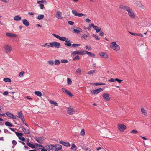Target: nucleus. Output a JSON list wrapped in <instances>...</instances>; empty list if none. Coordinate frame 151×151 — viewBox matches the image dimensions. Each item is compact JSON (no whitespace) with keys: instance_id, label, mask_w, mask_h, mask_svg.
<instances>
[{"instance_id":"nucleus-12","label":"nucleus","mask_w":151,"mask_h":151,"mask_svg":"<svg viewBox=\"0 0 151 151\" xmlns=\"http://www.w3.org/2000/svg\"><path fill=\"white\" fill-rule=\"evenodd\" d=\"M17 114L19 118H20L23 122H24L25 119L24 118V116L22 112L21 111H19L18 113Z\"/></svg>"},{"instance_id":"nucleus-23","label":"nucleus","mask_w":151,"mask_h":151,"mask_svg":"<svg viewBox=\"0 0 151 151\" xmlns=\"http://www.w3.org/2000/svg\"><path fill=\"white\" fill-rule=\"evenodd\" d=\"M136 4L140 8L143 9L144 7L142 5V4L139 1H136Z\"/></svg>"},{"instance_id":"nucleus-45","label":"nucleus","mask_w":151,"mask_h":151,"mask_svg":"<svg viewBox=\"0 0 151 151\" xmlns=\"http://www.w3.org/2000/svg\"><path fill=\"white\" fill-rule=\"evenodd\" d=\"M92 36L93 37H95V38L97 40H100V38L98 37V36L94 34H93L92 35Z\"/></svg>"},{"instance_id":"nucleus-9","label":"nucleus","mask_w":151,"mask_h":151,"mask_svg":"<svg viewBox=\"0 0 151 151\" xmlns=\"http://www.w3.org/2000/svg\"><path fill=\"white\" fill-rule=\"evenodd\" d=\"M118 128L120 131L123 132L126 128V127L124 125L119 124L118 125Z\"/></svg>"},{"instance_id":"nucleus-18","label":"nucleus","mask_w":151,"mask_h":151,"mask_svg":"<svg viewBox=\"0 0 151 151\" xmlns=\"http://www.w3.org/2000/svg\"><path fill=\"white\" fill-rule=\"evenodd\" d=\"M23 24L27 27H28L29 25V22L27 20L24 19L22 21Z\"/></svg>"},{"instance_id":"nucleus-22","label":"nucleus","mask_w":151,"mask_h":151,"mask_svg":"<svg viewBox=\"0 0 151 151\" xmlns=\"http://www.w3.org/2000/svg\"><path fill=\"white\" fill-rule=\"evenodd\" d=\"M15 21H20L21 19V18L19 15H16L14 18Z\"/></svg>"},{"instance_id":"nucleus-64","label":"nucleus","mask_w":151,"mask_h":151,"mask_svg":"<svg viewBox=\"0 0 151 151\" xmlns=\"http://www.w3.org/2000/svg\"><path fill=\"white\" fill-rule=\"evenodd\" d=\"M47 44H48L47 43H46L44 45H42V46L43 47H45L46 46H47L48 47H50V45H48Z\"/></svg>"},{"instance_id":"nucleus-29","label":"nucleus","mask_w":151,"mask_h":151,"mask_svg":"<svg viewBox=\"0 0 151 151\" xmlns=\"http://www.w3.org/2000/svg\"><path fill=\"white\" fill-rule=\"evenodd\" d=\"M49 102L51 104H53L55 106H58V103L57 102H55L53 101H52V100L50 101H49Z\"/></svg>"},{"instance_id":"nucleus-1","label":"nucleus","mask_w":151,"mask_h":151,"mask_svg":"<svg viewBox=\"0 0 151 151\" xmlns=\"http://www.w3.org/2000/svg\"><path fill=\"white\" fill-rule=\"evenodd\" d=\"M110 47L116 51H118L120 49V46L114 41L112 42L111 43Z\"/></svg>"},{"instance_id":"nucleus-40","label":"nucleus","mask_w":151,"mask_h":151,"mask_svg":"<svg viewBox=\"0 0 151 151\" xmlns=\"http://www.w3.org/2000/svg\"><path fill=\"white\" fill-rule=\"evenodd\" d=\"M36 141L40 144H42V140L39 138H37L36 139Z\"/></svg>"},{"instance_id":"nucleus-59","label":"nucleus","mask_w":151,"mask_h":151,"mask_svg":"<svg viewBox=\"0 0 151 151\" xmlns=\"http://www.w3.org/2000/svg\"><path fill=\"white\" fill-rule=\"evenodd\" d=\"M86 21L88 23H90L91 21V20L88 18H87L86 19Z\"/></svg>"},{"instance_id":"nucleus-63","label":"nucleus","mask_w":151,"mask_h":151,"mask_svg":"<svg viewBox=\"0 0 151 151\" xmlns=\"http://www.w3.org/2000/svg\"><path fill=\"white\" fill-rule=\"evenodd\" d=\"M12 143L13 144V145H14V146L17 143V142L14 140H13L12 141Z\"/></svg>"},{"instance_id":"nucleus-38","label":"nucleus","mask_w":151,"mask_h":151,"mask_svg":"<svg viewBox=\"0 0 151 151\" xmlns=\"http://www.w3.org/2000/svg\"><path fill=\"white\" fill-rule=\"evenodd\" d=\"M80 44H73L72 45V47L73 48H76L77 47L80 46Z\"/></svg>"},{"instance_id":"nucleus-10","label":"nucleus","mask_w":151,"mask_h":151,"mask_svg":"<svg viewBox=\"0 0 151 151\" xmlns=\"http://www.w3.org/2000/svg\"><path fill=\"white\" fill-rule=\"evenodd\" d=\"M119 8L121 9H123L125 11H127V12L130 8V7L124 5H120L119 6Z\"/></svg>"},{"instance_id":"nucleus-25","label":"nucleus","mask_w":151,"mask_h":151,"mask_svg":"<svg viewBox=\"0 0 151 151\" xmlns=\"http://www.w3.org/2000/svg\"><path fill=\"white\" fill-rule=\"evenodd\" d=\"M93 29L95 30H96L97 33L99 32L101 30V29L100 28H99L98 26H94Z\"/></svg>"},{"instance_id":"nucleus-46","label":"nucleus","mask_w":151,"mask_h":151,"mask_svg":"<svg viewBox=\"0 0 151 151\" xmlns=\"http://www.w3.org/2000/svg\"><path fill=\"white\" fill-rule=\"evenodd\" d=\"M85 132L84 129H82L80 132V134L81 135L83 136L85 135Z\"/></svg>"},{"instance_id":"nucleus-4","label":"nucleus","mask_w":151,"mask_h":151,"mask_svg":"<svg viewBox=\"0 0 151 151\" xmlns=\"http://www.w3.org/2000/svg\"><path fill=\"white\" fill-rule=\"evenodd\" d=\"M37 3L39 4V6L41 9H43L44 6V5L42 3L46 4L47 2L45 0H41V1L38 0Z\"/></svg>"},{"instance_id":"nucleus-42","label":"nucleus","mask_w":151,"mask_h":151,"mask_svg":"<svg viewBox=\"0 0 151 151\" xmlns=\"http://www.w3.org/2000/svg\"><path fill=\"white\" fill-rule=\"evenodd\" d=\"M48 63L50 65H52L54 64L53 60H51L48 61Z\"/></svg>"},{"instance_id":"nucleus-31","label":"nucleus","mask_w":151,"mask_h":151,"mask_svg":"<svg viewBox=\"0 0 151 151\" xmlns=\"http://www.w3.org/2000/svg\"><path fill=\"white\" fill-rule=\"evenodd\" d=\"M3 81L6 82H11V80L10 78H5L3 79Z\"/></svg>"},{"instance_id":"nucleus-49","label":"nucleus","mask_w":151,"mask_h":151,"mask_svg":"<svg viewBox=\"0 0 151 151\" xmlns=\"http://www.w3.org/2000/svg\"><path fill=\"white\" fill-rule=\"evenodd\" d=\"M24 72L23 71L20 72L19 73V76L21 77H23Z\"/></svg>"},{"instance_id":"nucleus-56","label":"nucleus","mask_w":151,"mask_h":151,"mask_svg":"<svg viewBox=\"0 0 151 151\" xmlns=\"http://www.w3.org/2000/svg\"><path fill=\"white\" fill-rule=\"evenodd\" d=\"M68 23L70 25H73L74 23L73 21H69L68 22Z\"/></svg>"},{"instance_id":"nucleus-39","label":"nucleus","mask_w":151,"mask_h":151,"mask_svg":"<svg viewBox=\"0 0 151 151\" xmlns=\"http://www.w3.org/2000/svg\"><path fill=\"white\" fill-rule=\"evenodd\" d=\"M66 93L69 95L71 97H72L73 96V94L70 91L68 90L67 91Z\"/></svg>"},{"instance_id":"nucleus-48","label":"nucleus","mask_w":151,"mask_h":151,"mask_svg":"<svg viewBox=\"0 0 151 151\" xmlns=\"http://www.w3.org/2000/svg\"><path fill=\"white\" fill-rule=\"evenodd\" d=\"M60 62L62 63H67L68 62V60L65 59H63L61 60Z\"/></svg>"},{"instance_id":"nucleus-16","label":"nucleus","mask_w":151,"mask_h":151,"mask_svg":"<svg viewBox=\"0 0 151 151\" xmlns=\"http://www.w3.org/2000/svg\"><path fill=\"white\" fill-rule=\"evenodd\" d=\"M62 148V146L59 145H56L55 147V150L58 151L61 150Z\"/></svg>"},{"instance_id":"nucleus-14","label":"nucleus","mask_w":151,"mask_h":151,"mask_svg":"<svg viewBox=\"0 0 151 151\" xmlns=\"http://www.w3.org/2000/svg\"><path fill=\"white\" fill-rule=\"evenodd\" d=\"M6 35L7 37H17V35L16 34L13 33L7 32L6 33Z\"/></svg>"},{"instance_id":"nucleus-61","label":"nucleus","mask_w":151,"mask_h":151,"mask_svg":"<svg viewBox=\"0 0 151 151\" xmlns=\"http://www.w3.org/2000/svg\"><path fill=\"white\" fill-rule=\"evenodd\" d=\"M62 91L65 93H66V92L68 91L65 88H62Z\"/></svg>"},{"instance_id":"nucleus-17","label":"nucleus","mask_w":151,"mask_h":151,"mask_svg":"<svg viewBox=\"0 0 151 151\" xmlns=\"http://www.w3.org/2000/svg\"><path fill=\"white\" fill-rule=\"evenodd\" d=\"M82 29L80 28H78L77 29H74L73 30V32L74 33L79 34L82 31Z\"/></svg>"},{"instance_id":"nucleus-11","label":"nucleus","mask_w":151,"mask_h":151,"mask_svg":"<svg viewBox=\"0 0 151 151\" xmlns=\"http://www.w3.org/2000/svg\"><path fill=\"white\" fill-rule=\"evenodd\" d=\"M103 91V89L102 88H99L96 89L94 90H92L91 92L93 94L95 95Z\"/></svg>"},{"instance_id":"nucleus-58","label":"nucleus","mask_w":151,"mask_h":151,"mask_svg":"<svg viewBox=\"0 0 151 151\" xmlns=\"http://www.w3.org/2000/svg\"><path fill=\"white\" fill-rule=\"evenodd\" d=\"M76 147L74 144H72V147H71V149H73L74 148H76Z\"/></svg>"},{"instance_id":"nucleus-21","label":"nucleus","mask_w":151,"mask_h":151,"mask_svg":"<svg viewBox=\"0 0 151 151\" xmlns=\"http://www.w3.org/2000/svg\"><path fill=\"white\" fill-rule=\"evenodd\" d=\"M22 130L24 134H27L30 133V132L28 129H26L24 127H22Z\"/></svg>"},{"instance_id":"nucleus-8","label":"nucleus","mask_w":151,"mask_h":151,"mask_svg":"<svg viewBox=\"0 0 151 151\" xmlns=\"http://www.w3.org/2000/svg\"><path fill=\"white\" fill-rule=\"evenodd\" d=\"M102 96L105 100L109 101L110 99L109 95L107 93H104L102 95Z\"/></svg>"},{"instance_id":"nucleus-60","label":"nucleus","mask_w":151,"mask_h":151,"mask_svg":"<svg viewBox=\"0 0 151 151\" xmlns=\"http://www.w3.org/2000/svg\"><path fill=\"white\" fill-rule=\"evenodd\" d=\"M95 26L94 25V24H91L90 25H89V27L91 28V27H93H93Z\"/></svg>"},{"instance_id":"nucleus-15","label":"nucleus","mask_w":151,"mask_h":151,"mask_svg":"<svg viewBox=\"0 0 151 151\" xmlns=\"http://www.w3.org/2000/svg\"><path fill=\"white\" fill-rule=\"evenodd\" d=\"M6 114V115H7L9 117L12 118L13 119H16V117L15 116H14L11 113L7 112Z\"/></svg>"},{"instance_id":"nucleus-7","label":"nucleus","mask_w":151,"mask_h":151,"mask_svg":"<svg viewBox=\"0 0 151 151\" xmlns=\"http://www.w3.org/2000/svg\"><path fill=\"white\" fill-rule=\"evenodd\" d=\"M72 12L73 14H74L75 16H78L79 17H81L82 16L85 15L84 14L82 13H78L77 11L76 10H72Z\"/></svg>"},{"instance_id":"nucleus-54","label":"nucleus","mask_w":151,"mask_h":151,"mask_svg":"<svg viewBox=\"0 0 151 151\" xmlns=\"http://www.w3.org/2000/svg\"><path fill=\"white\" fill-rule=\"evenodd\" d=\"M138 132L135 129L133 130L131 132V133H133L134 134H136Z\"/></svg>"},{"instance_id":"nucleus-51","label":"nucleus","mask_w":151,"mask_h":151,"mask_svg":"<svg viewBox=\"0 0 151 151\" xmlns=\"http://www.w3.org/2000/svg\"><path fill=\"white\" fill-rule=\"evenodd\" d=\"M52 35H53L55 37L60 39V37L59 36L55 34H53Z\"/></svg>"},{"instance_id":"nucleus-57","label":"nucleus","mask_w":151,"mask_h":151,"mask_svg":"<svg viewBox=\"0 0 151 151\" xmlns=\"http://www.w3.org/2000/svg\"><path fill=\"white\" fill-rule=\"evenodd\" d=\"M85 48L86 49H88V50H91V47H88V46H86Z\"/></svg>"},{"instance_id":"nucleus-6","label":"nucleus","mask_w":151,"mask_h":151,"mask_svg":"<svg viewBox=\"0 0 151 151\" xmlns=\"http://www.w3.org/2000/svg\"><path fill=\"white\" fill-rule=\"evenodd\" d=\"M55 17L58 19H61L63 18L62 13L59 11H57L55 12Z\"/></svg>"},{"instance_id":"nucleus-44","label":"nucleus","mask_w":151,"mask_h":151,"mask_svg":"<svg viewBox=\"0 0 151 151\" xmlns=\"http://www.w3.org/2000/svg\"><path fill=\"white\" fill-rule=\"evenodd\" d=\"M67 82L68 84L69 85H70L72 83V81L70 78H67Z\"/></svg>"},{"instance_id":"nucleus-13","label":"nucleus","mask_w":151,"mask_h":151,"mask_svg":"<svg viewBox=\"0 0 151 151\" xmlns=\"http://www.w3.org/2000/svg\"><path fill=\"white\" fill-rule=\"evenodd\" d=\"M67 111L69 115H71L73 114L74 109L73 108H68Z\"/></svg>"},{"instance_id":"nucleus-3","label":"nucleus","mask_w":151,"mask_h":151,"mask_svg":"<svg viewBox=\"0 0 151 151\" xmlns=\"http://www.w3.org/2000/svg\"><path fill=\"white\" fill-rule=\"evenodd\" d=\"M50 47H54L55 48H60V44L58 42H57L55 41H53L52 42H50L49 43Z\"/></svg>"},{"instance_id":"nucleus-19","label":"nucleus","mask_w":151,"mask_h":151,"mask_svg":"<svg viewBox=\"0 0 151 151\" xmlns=\"http://www.w3.org/2000/svg\"><path fill=\"white\" fill-rule=\"evenodd\" d=\"M60 143L66 146L69 147L70 145L68 142H66L62 141H60Z\"/></svg>"},{"instance_id":"nucleus-37","label":"nucleus","mask_w":151,"mask_h":151,"mask_svg":"<svg viewBox=\"0 0 151 151\" xmlns=\"http://www.w3.org/2000/svg\"><path fill=\"white\" fill-rule=\"evenodd\" d=\"M15 133L16 135L17 136H18L19 137L22 136L23 135V134L22 133L17 132H15Z\"/></svg>"},{"instance_id":"nucleus-47","label":"nucleus","mask_w":151,"mask_h":151,"mask_svg":"<svg viewBox=\"0 0 151 151\" xmlns=\"http://www.w3.org/2000/svg\"><path fill=\"white\" fill-rule=\"evenodd\" d=\"M19 139L22 141H25V138L24 137H22V136L20 137H19Z\"/></svg>"},{"instance_id":"nucleus-26","label":"nucleus","mask_w":151,"mask_h":151,"mask_svg":"<svg viewBox=\"0 0 151 151\" xmlns=\"http://www.w3.org/2000/svg\"><path fill=\"white\" fill-rule=\"evenodd\" d=\"M27 144L28 146L32 148H35V145L33 144L30 143H27Z\"/></svg>"},{"instance_id":"nucleus-20","label":"nucleus","mask_w":151,"mask_h":151,"mask_svg":"<svg viewBox=\"0 0 151 151\" xmlns=\"http://www.w3.org/2000/svg\"><path fill=\"white\" fill-rule=\"evenodd\" d=\"M84 52H85L86 54H87L88 56L91 57H94L95 56V55L91 52H88L87 51H83Z\"/></svg>"},{"instance_id":"nucleus-28","label":"nucleus","mask_w":151,"mask_h":151,"mask_svg":"<svg viewBox=\"0 0 151 151\" xmlns=\"http://www.w3.org/2000/svg\"><path fill=\"white\" fill-rule=\"evenodd\" d=\"M34 93L37 96L39 97H41L42 96L41 93L39 91H35Z\"/></svg>"},{"instance_id":"nucleus-5","label":"nucleus","mask_w":151,"mask_h":151,"mask_svg":"<svg viewBox=\"0 0 151 151\" xmlns=\"http://www.w3.org/2000/svg\"><path fill=\"white\" fill-rule=\"evenodd\" d=\"M127 12L128 15L131 18L134 19L135 17L134 13L131 8Z\"/></svg>"},{"instance_id":"nucleus-24","label":"nucleus","mask_w":151,"mask_h":151,"mask_svg":"<svg viewBox=\"0 0 151 151\" xmlns=\"http://www.w3.org/2000/svg\"><path fill=\"white\" fill-rule=\"evenodd\" d=\"M70 40H67L65 42V45L68 46L70 47L72 45L70 43Z\"/></svg>"},{"instance_id":"nucleus-27","label":"nucleus","mask_w":151,"mask_h":151,"mask_svg":"<svg viewBox=\"0 0 151 151\" xmlns=\"http://www.w3.org/2000/svg\"><path fill=\"white\" fill-rule=\"evenodd\" d=\"M96 72V70H91L89 71L88 73V74L89 75L93 74L95 73Z\"/></svg>"},{"instance_id":"nucleus-33","label":"nucleus","mask_w":151,"mask_h":151,"mask_svg":"<svg viewBox=\"0 0 151 151\" xmlns=\"http://www.w3.org/2000/svg\"><path fill=\"white\" fill-rule=\"evenodd\" d=\"M5 124L7 126L11 127L13 126V124L11 122H5Z\"/></svg>"},{"instance_id":"nucleus-53","label":"nucleus","mask_w":151,"mask_h":151,"mask_svg":"<svg viewBox=\"0 0 151 151\" xmlns=\"http://www.w3.org/2000/svg\"><path fill=\"white\" fill-rule=\"evenodd\" d=\"M115 80H116V81H117L118 83H121L122 81V80H120L118 78H115Z\"/></svg>"},{"instance_id":"nucleus-32","label":"nucleus","mask_w":151,"mask_h":151,"mask_svg":"<svg viewBox=\"0 0 151 151\" xmlns=\"http://www.w3.org/2000/svg\"><path fill=\"white\" fill-rule=\"evenodd\" d=\"M141 111L144 115H147V113L146 111L143 108H141Z\"/></svg>"},{"instance_id":"nucleus-36","label":"nucleus","mask_w":151,"mask_h":151,"mask_svg":"<svg viewBox=\"0 0 151 151\" xmlns=\"http://www.w3.org/2000/svg\"><path fill=\"white\" fill-rule=\"evenodd\" d=\"M59 40L61 41H65V42L67 40L66 37H60Z\"/></svg>"},{"instance_id":"nucleus-52","label":"nucleus","mask_w":151,"mask_h":151,"mask_svg":"<svg viewBox=\"0 0 151 151\" xmlns=\"http://www.w3.org/2000/svg\"><path fill=\"white\" fill-rule=\"evenodd\" d=\"M99 55L101 56H104L105 55V53L104 52H100L99 53Z\"/></svg>"},{"instance_id":"nucleus-62","label":"nucleus","mask_w":151,"mask_h":151,"mask_svg":"<svg viewBox=\"0 0 151 151\" xmlns=\"http://www.w3.org/2000/svg\"><path fill=\"white\" fill-rule=\"evenodd\" d=\"M96 85L97 86V85H105V84L102 83H97L96 84Z\"/></svg>"},{"instance_id":"nucleus-35","label":"nucleus","mask_w":151,"mask_h":151,"mask_svg":"<svg viewBox=\"0 0 151 151\" xmlns=\"http://www.w3.org/2000/svg\"><path fill=\"white\" fill-rule=\"evenodd\" d=\"M44 17V15H39L37 16V19L39 20H41Z\"/></svg>"},{"instance_id":"nucleus-2","label":"nucleus","mask_w":151,"mask_h":151,"mask_svg":"<svg viewBox=\"0 0 151 151\" xmlns=\"http://www.w3.org/2000/svg\"><path fill=\"white\" fill-rule=\"evenodd\" d=\"M3 48L4 49L5 52L7 53H10L12 50V47L9 44H5Z\"/></svg>"},{"instance_id":"nucleus-50","label":"nucleus","mask_w":151,"mask_h":151,"mask_svg":"<svg viewBox=\"0 0 151 151\" xmlns=\"http://www.w3.org/2000/svg\"><path fill=\"white\" fill-rule=\"evenodd\" d=\"M108 81L110 82H114L116 81L115 80V79H114L113 78H111L109 80H108Z\"/></svg>"},{"instance_id":"nucleus-55","label":"nucleus","mask_w":151,"mask_h":151,"mask_svg":"<svg viewBox=\"0 0 151 151\" xmlns=\"http://www.w3.org/2000/svg\"><path fill=\"white\" fill-rule=\"evenodd\" d=\"M81 72V69L80 68L78 69L76 71V72L78 73H80Z\"/></svg>"},{"instance_id":"nucleus-43","label":"nucleus","mask_w":151,"mask_h":151,"mask_svg":"<svg viewBox=\"0 0 151 151\" xmlns=\"http://www.w3.org/2000/svg\"><path fill=\"white\" fill-rule=\"evenodd\" d=\"M79 59L80 58L79 56L77 55L73 59V60L76 61V60H79Z\"/></svg>"},{"instance_id":"nucleus-34","label":"nucleus","mask_w":151,"mask_h":151,"mask_svg":"<svg viewBox=\"0 0 151 151\" xmlns=\"http://www.w3.org/2000/svg\"><path fill=\"white\" fill-rule=\"evenodd\" d=\"M81 51H76L73 52L72 53L73 55H76V54L80 55Z\"/></svg>"},{"instance_id":"nucleus-30","label":"nucleus","mask_w":151,"mask_h":151,"mask_svg":"<svg viewBox=\"0 0 151 151\" xmlns=\"http://www.w3.org/2000/svg\"><path fill=\"white\" fill-rule=\"evenodd\" d=\"M55 146L54 145H51L48 146L49 150H53V149H55Z\"/></svg>"},{"instance_id":"nucleus-41","label":"nucleus","mask_w":151,"mask_h":151,"mask_svg":"<svg viewBox=\"0 0 151 151\" xmlns=\"http://www.w3.org/2000/svg\"><path fill=\"white\" fill-rule=\"evenodd\" d=\"M60 62H61L60 60H57L55 61L54 63L55 65H58L60 63Z\"/></svg>"}]
</instances>
